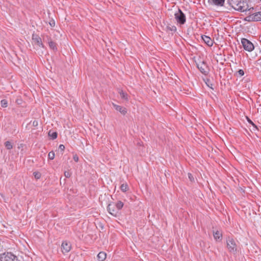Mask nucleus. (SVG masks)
Listing matches in <instances>:
<instances>
[{
    "label": "nucleus",
    "instance_id": "nucleus-1",
    "mask_svg": "<svg viewBox=\"0 0 261 261\" xmlns=\"http://www.w3.org/2000/svg\"><path fill=\"white\" fill-rule=\"evenodd\" d=\"M229 5L234 10L240 12H244L247 10L250 11L251 9H253V7L249 8L247 3L243 0H230Z\"/></svg>",
    "mask_w": 261,
    "mask_h": 261
},
{
    "label": "nucleus",
    "instance_id": "nucleus-2",
    "mask_svg": "<svg viewBox=\"0 0 261 261\" xmlns=\"http://www.w3.org/2000/svg\"><path fill=\"white\" fill-rule=\"evenodd\" d=\"M0 261H19L17 257L11 253L0 254Z\"/></svg>",
    "mask_w": 261,
    "mask_h": 261
},
{
    "label": "nucleus",
    "instance_id": "nucleus-3",
    "mask_svg": "<svg viewBox=\"0 0 261 261\" xmlns=\"http://www.w3.org/2000/svg\"><path fill=\"white\" fill-rule=\"evenodd\" d=\"M174 16L176 20L178 23L184 24L185 23L186 20V16L180 9H178Z\"/></svg>",
    "mask_w": 261,
    "mask_h": 261
},
{
    "label": "nucleus",
    "instance_id": "nucleus-4",
    "mask_svg": "<svg viewBox=\"0 0 261 261\" xmlns=\"http://www.w3.org/2000/svg\"><path fill=\"white\" fill-rule=\"evenodd\" d=\"M227 247L230 252L234 253L237 252V245L232 238H228L226 241Z\"/></svg>",
    "mask_w": 261,
    "mask_h": 261
},
{
    "label": "nucleus",
    "instance_id": "nucleus-5",
    "mask_svg": "<svg viewBox=\"0 0 261 261\" xmlns=\"http://www.w3.org/2000/svg\"><path fill=\"white\" fill-rule=\"evenodd\" d=\"M241 43L244 49L250 52L252 51L254 48V46L253 43L246 38L242 39Z\"/></svg>",
    "mask_w": 261,
    "mask_h": 261
},
{
    "label": "nucleus",
    "instance_id": "nucleus-6",
    "mask_svg": "<svg viewBox=\"0 0 261 261\" xmlns=\"http://www.w3.org/2000/svg\"><path fill=\"white\" fill-rule=\"evenodd\" d=\"M248 21H261V11L251 14L247 17Z\"/></svg>",
    "mask_w": 261,
    "mask_h": 261
},
{
    "label": "nucleus",
    "instance_id": "nucleus-7",
    "mask_svg": "<svg viewBox=\"0 0 261 261\" xmlns=\"http://www.w3.org/2000/svg\"><path fill=\"white\" fill-rule=\"evenodd\" d=\"M197 67L200 72L204 75L208 74L209 69L206 64L204 62H200L197 64Z\"/></svg>",
    "mask_w": 261,
    "mask_h": 261
},
{
    "label": "nucleus",
    "instance_id": "nucleus-8",
    "mask_svg": "<svg viewBox=\"0 0 261 261\" xmlns=\"http://www.w3.org/2000/svg\"><path fill=\"white\" fill-rule=\"evenodd\" d=\"M32 40L35 45L38 46L39 47H44L41 38L37 35L33 34L32 36Z\"/></svg>",
    "mask_w": 261,
    "mask_h": 261
},
{
    "label": "nucleus",
    "instance_id": "nucleus-9",
    "mask_svg": "<svg viewBox=\"0 0 261 261\" xmlns=\"http://www.w3.org/2000/svg\"><path fill=\"white\" fill-rule=\"evenodd\" d=\"M71 245L69 242H68L66 241L63 242L61 246V248L62 249V252L63 253L68 252L71 250Z\"/></svg>",
    "mask_w": 261,
    "mask_h": 261
},
{
    "label": "nucleus",
    "instance_id": "nucleus-10",
    "mask_svg": "<svg viewBox=\"0 0 261 261\" xmlns=\"http://www.w3.org/2000/svg\"><path fill=\"white\" fill-rule=\"evenodd\" d=\"M202 39L203 41L208 46H212L213 45V40L208 36L204 35L202 36Z\"/></svg>",
    "mask_w": 261,
    "mask_h": 261
},
{
    "label": "nucleus",
    "instance_id": "nucleus-11",
    "mask_svg": "<svg viewBox=\"0 0 261 261\" xmlns=\"http://www.w3.org/2000/svg\"><path fill=\"white\" fill-rule=\"evenodd\" d=\"M108 212L113 216H116L118 212L114 210V205L109 204L107 207Z\"/></svg>",
    "mask_w": 261,
    "mask_h": 261
},
{
    "label": "nucleus",
    "instance_id": "nucleus-12",
    "mask_svg": "<svg viewBox=\"0 0 261 261\" xmlns=\"http://www.w3.org/2000/svg\"><path fill=\"white\" fill-rule=\"evenodd\" d=\"M113 106L117 111L120 112L122 114L125 115L127 111L125 108L117 105L114 103H113Z\"/></svg>",
    "mask_w": 261,
    "mask_h": 261
},
{
    "label": "nucleus",
    "instance_id": "nucleus-13",
    "mask_svg": "<svg viewBox=\"0 0 261 261\" xmlns=\"http://www.w3.org/2000/svg\"><path fill=\"white\" fill-rule=\"evenodd\" d=\"M107 257V254L104 252H100L97 255V258L99 261H103Z\"/></svg>",
    "mask_w": 261,
    "mask_h": 261
},
{
    "label": "nucleus",
    "instance_id": "nucleus-14",
    "mask_svg": "<svg viewBox=\"0 0 261 261\" xmlns=\"http://www.w3.org/2000/svg\"><path fill=\"white\" fill-rule=\"evenodd\" d=\"M214 237L216 241L221 240L222 239V233L219 231L217 230L216 232H214Z\"/></svg>",
    "mask_w": 261,
    "mask_h": 261
},
{
    "label": "nucleus",
    "instance_id": "nucleus-15",
    "mask_svg": "<svg viewBox=\"0 0 261 261\" xmlns=\"http://www.w3.org/2000/svg\"><path fill=\"white\" fill-rule=\"evenodd\" d=\"M212 1L215 5L222 6L225 0H212Z\"/></svg>",
    "mask_w": 261,
    "mask_h": 261
},
{
    "label": "nucleus",
    "instance_id": "nucleus-16",
    "mask_svg": "<svg viewBox=\"0 0 261 261\" xmlns=\"http://www.w3.org/2000/svg\"><path fill=\"white\" fill-rule=\"evenodd\" d=\"M119 93L120 95V97L122 99H125V100H127V94L125 93L122 90H119Z\"/></svg>",
    "mask_w": 261,
    "mask_h": 261
},
{
    "label": "nucleus",
    "instance_id": "nucleus-17",
    "mask_svg": "<svg viewBox=\"0 0 261 261\" xmlns=\"http://www.w3.org/2000/svg\"><path fill=\"white\" fill-rule=\"evenodd\" d=\"M123 205H124V204H123V203L122 201H118V202L115 204V206H116V207L117 210L118 211H119V210H121V209L123 207Z\"/></svg>",
    "mask_w": 261,
    "mask_h": 261
},
{
    "label": "nucleus",
    "instance_id": "nucleus-18",
    "mask_svg": "<svg viewBox=\"0 0 261 261\" xmlns=\"http://www.w3.org/2000/svg\"><path fill=\"white\" fill-rule=\"evenodd\" d=\"M48 44L51 49H52L53 50H57V48L55 42L50 40L48 41Z\"/></svg>",
    "mask_w": 261,
    "mask_h": 261
},
{
    "label": "nucleus",
    "instance_id": "nucleus-19",
    "mask_svg": "<svg viewBox=\"0 0 261 261\" xmlns=\"http://www.w3.org/2000/svg\"><path fill=\"white\" fill-rule=\"evenodd\" d=\"M120 189L123 192H126L128 189V185L126 184H122L120 186Z\"/></svg>",
    "mask_w": 261,
    "mask_h": 261
},
{
    "label": "nucleus",
    "instance_id": "nucleus-20",
    "mask_svg": "<svg viewBox=\"0 0 261 261\" xmlns=\"http://www.w3.org/2000/svg\"><path fill=\"white\" fill-rule=\"evenodd\" d=\"M5 147L7 149H11L13 148V145L10 141H6L5 143Z\"/></svg>",
    "mask_w": 261,
    "mask_h": 261
},
{
    "label": "nucleus",
    "instance_id": "nucleus-21",
    "mask_svg": "<svg viewBox=\"0 0 261 261\" xmlns=\"http://www.w3.org/2000/svg\"><path fill=\"white\" fill-rule=\"evenodd\" d=\"M48 135L50 136L53 139H55L57 137V133L56 132H52L50 131L48 132Z\"/></svg>",
    "mask_w": 261,
    "mask_h": 261
},
{
    "label": "nucleus",
    "instance_id": "nucleus-22",
    "mask_svg": "<svg viewBox=\"0 0 261 261\" xmlns=\"http://www.w3.org/2000/svg\"><path fill=\"white\" fill-rule=\"evenodd\" d=\"M55 153L53 151H50L48 154V158L50 160H53L55 158Z\"/></svg>",
    "mask_w": 261,
    "mask_h": 261
},
{
    "label": "nucleus",
    "instance_id": "nucleus-23",
    "mask_svg": "<svg viewBox=\"0 0 261 261\" xmlns=\"http://www.w3.org/2000/svg\"><path fill=\"white\" fill-rule=\"evenodd\" d=\"M1 106L3 108L7 107V101L6 99H3L1 101Z\"/></svg>",
    "mask_w": 261,
    "mask_h": 261
},
{
    "label": "nucleus",
    "instance_id": "nucleus-24",
    "mask_svg": "<svg viewBox=\"0 0 261 261\" xmlns=\"http://www.w3.org/2000/svg\"><path fill=\"white\" fill-rule=\"evenodd\" d=\"M71 175V173L69 171H65L64 172V176L66 177V178H69L70 177Z\"/></svg>",
    "mask_w": 261,
    "mask_h": 261
},
{
    "label": "nucleus",
    "instance_id": "nucleus-25",
    "mask_svg": "<svg viewBox=\"0 0 261 261\" xmlns=\"http://www.w3.org/2000/svg\"><path fill=\"white\" fill-rule=\"evenodd\" d=\"M34 175L36 179H39L41 177V174L39 172H34Z\"/></svg>",
    "mask_w": 261,
    "mask_h": 261
},
{
    "label": "nucleus",
    "instance_id": "nucleus-26",
    "mask_svg": "<svg viewBox=\"0 0 261 261\" xmlns=\"http://www.w3.org/2000/svg\"><path fill=\"white\" fill-rule=\"evenodd\" d=\"M188 177H189V179L190 180V181H193L194 180V177L193 176L192 174L190 173H188Z\"/></svg>",
    "mask_w": 261,
    "mask_h": 261
},
{
    "label": "nucleus",
    "instance_id": "nucleus-27",
    "mask_svg": "<svg viewBox=\"0 0 261 261\" xmlns=\"http://www.w3.org/2000/svg\"><path fill=\"white\" fill-rule=\"evenodd\" d=\"M32 125L34 127H36L38 125V122L37 120H34L32 122Z\"/></svg>",
    "mask_w": 261,
    "mask_h": 261
},
{
    "label": "nucleus",
    "instance_id": "nucleus-28",
    "mask_svg": "<svg viewBox=\"0 0 261 261\" xmlns=\"http://www.w3.org/2000/svg\"><path fill=\"white\" fill-rule=\"evenodd\" d=\"M238 73L240 76H243L244 74V72L242 69H240L238 71Z\"/></svg>",
    "mask_w": 261,
    "mask_h": 261
},
{
    "label": "nucleus",
    "instance_id": "nucleus-29",
    "mask_svg": "<svg viewBox=\"0 0 261 261\" xmlns=\"http://www.w3.org/2000/svg\"><path fill=\"white\" fill-rule=\"evenodd\" d=\"M73 159L75 162H77L79 161V157L76 154L73 155Z\"/></svg>",
    "mask_w": 261,
    "mask_h": 261
},
{
    "label": "nucleus",
    "instance_id": "nucleus-30",
    "mask_svg": "<svg viewBox=\"0 0 261 261\" xmlns=\"http://www.w3.org/2000/svg\"><path fill=\"white\" fill-rule=\"evenodd\" d=\"M167 28L172 31H175L176 30V28L175 26H172L171 28L168 27Z\"/></svg>",
    "mask_w": 261,
    "mask_h": 261
},
{
    "label": "nucleus",
    "instance_id": "nucleus-31",
    "mask_svg": "<svg viewBox=\"0 0 261 261\" xmlns=\"http://www.w3.org/2000/svg\"><path fill=\"white\" fill-rule=\"evenodd\" d=\"M59 148L61 149V150L63 151L65 149V146L63 144H60L59 145Z\"/></svg>",
    "mask_w": 261,
    "mask_h": 261
},
{
    "label": "nucleus",
    "instance_id": "nucleus-32",
    "mask_svg": "<svg viewBox=\"0 0 261 261\" xmlns=\"http://www.w3.org/2000/svg\"><path fill=\"white\" fill-rule=\"evenodd\" d=\"M53 24H55V22H53V23H50V25H53Z\"/></svg>",
    "mask_w": 261,
    "mask_h": 261
},
{
    "label": "nucleus",
    "instance_id": "nucleus-33",
    "mask_svg": "<svg viewBox=\"0 0 261 261\" xmlns=\"http://www.w3.org/2000/svg\"><path fill=\"white\" fill-rule=\"evenodd\" d=\"M53 24H55V22H53V23H50V25H53Z\"/></svg>",
    "mask_w": 261,
    "mask_h": 261
},
{
    "label": "nucleus",
    "instance_id": "nucleus-34",
    "mask_svg": "<svg viewBox=\"0 0 261 261\" xmlns=\"http://www.w3.org/2000/svg\"><path fill=\"white\" fill-rule=\"evenodd\" d=\"M53 24H55V22H53V23H50V25H53Z\"/></svg>",
    "mask_w": 261,
    "mask_h": 261
},
{
    "label": "nucleus",
    "instance_id": "nucleus-35",
    "mask_svg": "<svg viewBox=\"0 0 261 261\" xmlns=\"http://www.w3.org/2000/svg\"><path fill=\"white\" fill-rule=\"evenodd\" d=\"M260 9H261V7H260Z\"/></svg>",
    "mask_w": 261,
    "mask_h": 261
},
{
    "label": "nucleus",
    "instance_id": "nucleus-36",
    "mask_svg": "<svg viewBox=\"0 0 261 261\" xmlns=\"http://www.w3.org/2000/svg\"><path fill=\"white\" fill-rule=\"evenodd\" d=\"M261 1V0H260Z\"/></svg>",
    "mask_w": 261,
    "mask_h": 261
}]
</instances>
